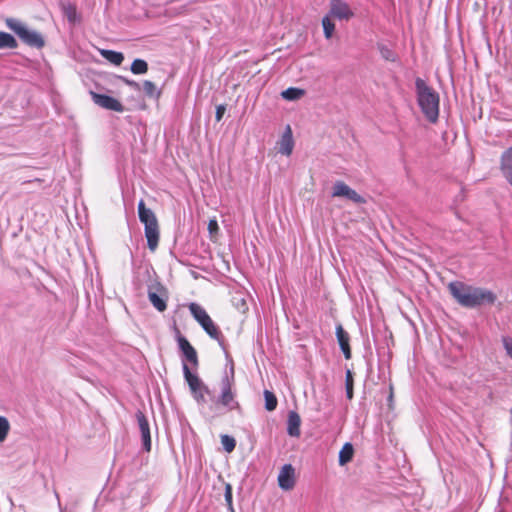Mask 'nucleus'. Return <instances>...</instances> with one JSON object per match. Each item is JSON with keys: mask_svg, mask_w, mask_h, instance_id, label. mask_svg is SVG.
Here are the masks:
<instances>
[{"mask_svg": "<svg viewBox=\"0 0 512 512\" xmlns=\"http://www.w3.org/2000/svg\"><path fill=\"white\" fill-rule=\"evenodd\" d=\"M448 289L455 300L466 308L493 304L497 299L491 290L467 285L459 281L451 282L448 285Z\"/></svg>", "mask_w": 512, "mask_h": 512, "instance_id": "1", "label": "nucleus"}, {"mask_svg": "<svg viewBox=\"0 0 512 512\" xmlns=\"http://www.w3.org/2000/svg\"><path fill=\"white\" fill-rule=\"evenodd\" d=\"M415 87L417 102L422 113L428 121L435 123L439 117L440 97L438 92L421 78L416 79Z\"/></svg>", "mask_w": 512, "mask_h": 512, "instance_id": "2", "label": "nucleus"}, {"mask_svg": "<svg viewBox=\"0 0 512 512\" xmlns=\"http://www.w3.org/2000/svg\"><path fill=\"white\" fill-rule=\"evenodd\" d=\"M138 216L141 223L144 224L145 237L148 248L153 252L159 243V225L155 213L145 206L143 200L138 203Z\"/></svg>", "mask_w": 512, "mask_h": 512, "instance_id": "3", "label": "nucleus"}, {"mask_svg": "<svg viewBox=\"0 0 512 512\" xmlns=\"http://www.w3.org/2000/svg\"><path fill=\"white\" fill-rule=\"evenodd\" d=\"M6 25L27 45L37 48L44 46V39L42 35L35 30L29 29L19 20L13 18L7 19Z\"/></svg>", "mask_w": 512, "mask_h": 512, "instance_id": "4", "label": "nucleus"}, {"mask_svg": "<svg viewBox=\"0 0 512 512\" xmlns=\"http://www.w3.org/2000/svg\"><path fill=\"white\" fill-rule=\"evenodd\" d=\"M189 311L193 318L212 339L220 341L221 332L202 306L197 303H191L189 305Z\"/></svg>", "mask_w": 512, "mask_h": 512, "instance_id": "5", "label": "nucleus"}, {"mask_svg": "<svg viewBox=\"0 0 512 512\" xmlns=\"http://www.w3.org/2000/svg\"><path fill=\"white\" fill-rule=\"evenodd\" d=\"M167 298V290L161 284L155 283L148 287V299L158 311L166 310Z\"/></svg>", "mask_w": 512, "mask_h": 512, "instance_id": "6", "label": "nucleus"}, {"mask_svg": "<svg viewBox=\"0 0 512 512\" xmlns=\"http://www.w3.org/2000/svg\"><path fill=\"white\" fill-rule=\"evenodd\" d=\"M232 385L233 381L227 375L221 381V394L219 401L229 410H233L238 406V403L235 401V394L232 391Z\"/></svg>", "mask_w": 512, "mask_h": 512, "instance_id": "7", "label": "nucleus"}, {"mask_svg": "<svg viewBox=\"0 0 512 512\" xmlns=\"http://www.w3.org/2000/svg\"><path fill=\"white\" fill-rule=\"evenodd\" d=\"M329 16L341 21H349L354 16V12L345 1L331 0Z\"/></svg>", "mask_w": 512, "mask_h": 512, "instance_id": "8", "label": "nucleus"}, {"mask_svg": "<svg viewBox=\"0 0 512 512\" xmlns=\"http://www.w3.org/2000/svg\"><path fill=\"white\" fill-rule=\"evenodd\" d=\"M90 95L92 97V100L95 104L100 106L101 108L115 111V112H123L124 107L123 105L115 98L104 95V94H98L96 92L91 91Z\"/></svg>", "mask_w": 512, "mask_h": 512, "instance_id": "9", "label": "nucleus"}, {"mask_svg": "<svg viewBox=\"0 0 512 512\" xmlns=\"http://www.w3.org/2000/svg\"><path fill=\"white\" fill-rule=\"evenodd\" d=\"M333 197L347 198L355 203H363L364 199L355 190L350 188L347 184L342 181H337L333 186Z\"/></svg>", "mask_w": 512, "mask_h": 512, "instance_id": "10", "label": "nucleus"}, {"mask_svg": "<svg viewBox=\"0 0 512 512\" xmlns=\"http://www.w3.org/2000/svg\"><path fill=\"white\" fill-rule=\"evenodd\" d=\"M278 485L283 490H291L295 485V469L291 464H285L278 474Z\"/></svg>", "mask_w": 512, "mask_h": 512, "instance_id": "11", "label": "nucleus"}, {"mask_svg": "<svg viewBox=\"0 0 512 512\" xmlns=\"http://www.w3.org/2000/svg\"><path fill=\"white\" fill-rule=\"evenodd\" d=\"M278 152L285 156H290L294 148L293 133L290 125L285 127V130L277 142Z\"/></svg>", "mask_w": 512, "mask_h": 512, "instance_id": "12", "label": "nucleus"}, {"mask_svg": "<svg viewBox=\"0 0 512 512\" xmlns=\"http://www.w3.org/2000/svg\"><path fill=\"white\" fill-rule=\"evenodd\" d=\"M136 419L141 433L143 447L147 452H149L151 450V435L148 420L141 411L136 413Z\"/></svg>", "mask_w": 512, "mask_h": 512, "instance_id": "13", "label": "nucleus"}, {"mask_svg": "<svg viewBox=\"0 0 512 512\" xmlns=\"http://www.w3.org/2000/svg\"><path fill=\"white\" fill-rule=\"evenodd\" d=\"M178 345L186 360L194 365H197V353L189 341L185 337L179 336Z\"/></svg>", "mask_w": 512, "mask_h": 512, "instance_id": "14", "label": "nucleus"}, {"mask_svg": "<svg viewBox=\"0 0 512 512\" xmlns=\"http://www.w3.org/2000/svg\"><path fill=\"white\" fill-rule=\"evenodd\" d=\"M336 336L339 343V346L345 356L346 359L351 358V350L349 346V335L348 333L343 329L341 325H338L336 327Z\"/></svg>", "mask_w": 512, "mask_h": 512, "instance_id": "15", "label": "nucleus"}, {"mask_svg": "<svg viewBox=\"0 0 512 512\" xmlns=\"http://www.w3.org/2000/svg\"><path fill=\"white\" fill-rule=\"evenodd\" d=\"M301 419L297 412L290 411L288 414L287 432L292 437L300 435Z\"/></svg>", "mask_w": 512, "mask_h": 512, "instance_id": "16", "label": "nucleus"}, {"mask_svg": "<svg viewBox=\"0 0 512 512\" xmlns=\"http://www.w3.org/2000/svg\"><path fill=\"white\" fill-rule=\"evenodd\" d=\"M183 373L184 377L190 387L191 392L200 389L204 386L202 381L199 379L197 375L192 374L187 364H183Z\"/></svg>", "mask_w": 512, "mask_h": 512, "instance_id": "17", "label": "nucleus"}, {"mask_svg": "<svg viewBox=\"0 0 512 512\" xmlns=\"http://www.w3.org/2000/svg\"><path fill=\"white\" fill-rule=\"evenodd\" d=\"M100 54L104 59L116 66H119L124 60V55L121 52L102 49L100 50Z\"/></svg>", "mask_w": 512, "mask_h": 512, "instance_id": "18", "label": "nucleus"}, {"mask_svg": "<svg viewBox=\"0 0 512 512\" xmlns=\"http://www.w3.org/2000/svg\"><path fill=\"white\" fill-rule=\"evenodd\" d=\"M354 455L353 445L349 442L345 443L339 452V465L344 466L350 462Z\"/></svg>", "mask_w": 512, "mask_h": 512, "instance_id": "19", "label": "nucleus"}, {"mask_svg": "<svg viewBox=\"0 0 512 512\" xmlns=\"http://www.w3.org/2000/svg\"><path fill=\"white\" fill-rule=\"evenodd\" d=\"M17 42L15 38L5 32H0V49L3 48H16Z\"/></svg>", "mask_w": 512, "mask_h": 512, "instance_id": "20", "label": "nucleus"}, {"mask_svg": "<svg viewBox=\"0 0 512 512\" xmlns=\"http://www.w3.org/2000/svg\"><path fill=\"white\" fill-rule=\"evenodd\" d=\"M303 94H304V91L302 89L291 87V88L284 90L281 93V96L286 100L294 101V100L301 98L303 96Z\"/></svg>", "mask_w": 512, "mask_h": 512, "instance_id": "21", "label": "nucleus"}, {"mask_svg": "<svg viewBox=\"0 0 512 512\" xmlns=\"http://www.w3.org/2000/svg\"><path fill=\"white\" fill-rule=\"evenodd\" d=\"M130 69L133 74H145L148 71V64L142 59H135Z\"/></svg>", "mask_w": 512, "mask_h": 512, "instance_id": "22", "label": "nucleus"}, {"mask_svg": "<svg viewBox=\"0 0 512 512\" xmlns=\"http://www.w3.org/2000/svg\"><path fill=\"white\" fill-rule=\"evenodd\" d=\"M322 26L325 38L330 39L334 33L335 24L332 22L331 17L329 15L323 17Z\"/></svg>", "mask_w": 512, "mask_h": 512, "instance_id": "23", "label": "nucleus"}, {"mask_svg": "<svg viewBox=\"0 0 512 512\" xmlns=\"http://www.w3.org/2000/svg\"><path fill=\"white\" fill-rule=\"evenodd\" d=\"M265 398V408L268 411H273L277 406V398L276 396L269 390L264 391Z\"/></svg>", "mask_w": 512, "mask_h": 512, "instance_id": "24", "label": "nucleus"}, {"mask_svg": "<svg viewBox=\"0 0 512 512\" xmlns=\"http://www.w3.org/2000/svg\"><path fill=\"white\" fill-rule=\"evenodd\" d=\"M143 91L149 97L158 98L159 95H160V92L157 91L156 85L153 82L149 81V80H145L143 82Z\"/></svg>", "mask_w": 512, "mask_h": 512, "instance_id": "25", "label": "nucleus"}, {"mask_svg": "<svg viewBox=\"0 0 512 512\" xmlns=\"http://www.w3.org/2000/svg\"><path fill=\"white\" fill-rule=\"evenodd\" d=\"M10 431V424L6 417L0 416V443L4 442Z\"/></svg>", "mask_w": 512, "mask_h": 512, "instance_id": "26", "label": "nucleus"}, {"mask_svg": "<svg viewBox=\"0 0 512 512\" xmlns=\"http://www.w3.org/2000/svg\"><path fill=\"white\" fill-rule=\"evenodd\" d=\"M221 444L224 448V450L228 453L232 452L235 449L236 441L233 437L229 435H222L221 436Z\"/></svg>", "mask_w": 512, "mask_h": 512, "instance_id": "27", "label": "nucleus"}, {"mask_svg": "<svg viewBox=\"0 0 512 512\" xmlns=\"http://www.w3.org/2000/svg\"><path fill=\"white\" fill-rule=\"evenodd\" d=\"M192 394L199 404H203L206 402V395L209 394V391L205 386H203L200 389L193 391Z\"/></svg>", "mask_w": 512, "mask_h": 512, "instance_id": "28", "label": "nucleus"}, {"mask_svg": "<svg viewBox=\"0 0 512 512\" xmlns=\"http://www.w3.org/2000/svg\"><path fill=\"white\" fill-rule=\"evenodd\" d=\"M346 393L349 399L353 397V379L350 370L346 373Z\"/></svg>", "mask_w": 512, "mask_h": 512, "instance_id": "29", "label": "nucleus"}, {"mask_svg": "<svg viewBox=\"0 0 512 512\" xmlns=\"http://www.w3.org/2000/svg\"><path fill=\"white\" fill-rule=\"evenodd\" d=\"M225 501L228 505V508L231 512H234L233 505H232V486L230 484H226L225 486Z\"/></svg>", "mask_w": 512, "mask_h": 512, "instance_id": "30", "label": "nucleus"}, {"mask_svg": "<svg viewBox=\"0 0 512 512\" xmlns=\"http://www.w3.org/2000/svg\"><path fill=\"white\" fill-rule=\"evenodd\" d=\"M502 342L507 355L512 358V336L503 337Z\"/></svg>", "mask_w": 512, "mask_h": 512, "instance_id": "31", "label": "nucleus"}, {"mask_svg": "<svg viewBox=\"0 0 512 512\" xmlns=\"http://www.w3.org/2000/svg\"><path fill=\"white\" fill-rule=\"evenodd\" d=\"M225 111H226V106L223 104L218 105L216 107V114H215L216 121H218V122L221 121Z\"/></svg>", "mask_w": 512, "mask_h": 512, "instance_id": "32", "label": "nucleus"}, {"mask_svg": "<svg viewBox=\"0 0 512 512\" xmlns=\"http://www.w3.org/2000/svg\"><path fill=\"white\" fill-rule=\"evenodd\" d=\"M219 227H218V222L216 219H211L208 223V230H209V233L212 235V234H215L217 231H218Z\"/></svg>", "mask_w": 512, "mask_h": 512, "instance_id": "33", "label": "nucleus"}, {"mask_svg": "<svg viewBox=\"0 0 512 512\" xmlns=\"http://www.w3.org/2000/svg\"><path fill=\"white\" fill-rule=\"evenodd\" d=\"M120 79L128 86H130L133 89H139V84L133 80H129L125 77H120Z\"/></svg>", "mask_w": 512, "mask_h": 512, "instance_id": "34", "label": "nucleus"}, {"mask_svg": "<svg viewBox=\"0 0 512 512\" xmlns=\"http://www.w3.org/2000/svg\"><path fill=\"white\" fill-rule=\"evenodd\" d=\"M239 305H241L243 307V310L246 309V303H245L244 299H241V302H239Z\"/></svg>", "mask_w": 512, "mask_h": 512, "instance_id": "35", "label": "nucleus"}, {"mask_svg": "<svg viewBox=\"0 0 512 512\" xmlns=\"http://www.w3.org/2000/svg\"><path fill=\"white\" fill-rule=\"evenodd\" d=\"M239 305H241L243 307V310L246 309V303H245L244 299H241V302H239Z\"/></svg>", "mask_w": 512, "mask_h": 512, "instance_id": "36", "label": "nucleus"}, {"mask_svg": "<svg viewBox=\"0 0 512 512\" xmlns=\"http://www.w3.org/2000/svg\"><path fill=\"white\" fill-rule=\"evenodd\" d=\"M73 13H70L69 19L72 20Z\"/></svg>", "mask_w": 512, "mask_h": 512, "instance_id": "37", "label": "nucleus"}, {"mask_svg": "<svg viewBox=\"0 0 512 512\" xmlns=\"http://www.w3.org/2000/svg\"><path fill=\"white\" fill-rule=\"evenodd\" d=\"M73 13H70L69 19L72 20Z\"/></svg>", "mask_w": 512, "mask_h": 512, "instance_id": "38", "label": "nucleus"}]
</instances>
